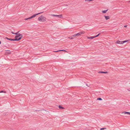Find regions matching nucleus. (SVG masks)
I'll return each mask as SVG.
<instances>
[{
	"instance_id": "obj_8",
	"label": "nucleus",
	"mask_w": 130,
	"mask_h": 130,
	"mask_svg": "<svg viewBox=\"0 0 130 130\" xmlns=\"http://www.w3.org/2000/svg\"><path fill=\"white\" fill-rule=\"evenodd\" d=\"M87 37V38L88 39H93L94 38V36H91V37Z\"/></svg>"
},
{
	"instance_id": "obj_10",
	"label": "nucleus",
	"mask_w": 130,
	"mask_h": 130,
	"mask_svg": "<svg viewBox=\"0 0 130 130\" xmlns=\"http://www.w3.org/2000/svg\"><path fill=\"white\" fill-rule=\"evenodd\" d=\"M99 73H105L107 74L108 73V72H107L106 71V72H102V71H99L98 72Z\"/></svg>"
},
{
	"instance_id": "obj_6",
	"label": "nucleus",
	"mask_w": 130,
	"mask_h": 130,
	"mask_svg": "<svg viewBox=\"0 0 130 130\" xmlns=\"http://www.w3.org/2000/svg\"><path fill=\"white\" fill-rule=\"evenodd\" d=\"M108 11V9L105 10H102V13H106L107 11Z\"/></svg>"
},
{
	"instance_id": "obj_7",
	"label": "nucleus",
	"mask_w": 130,
	"mask_h": 130,
	"mask_svg": "<svg viewBox=\"0 0 130 130\" xmlns=\"http://www.w3.org/2000/svg\"><path fill=\"white\" fill-rule=\"evenodd\" d=\"M122 113H124V114H127L128 115H130V112H123Z\"/></svg>"
},
{
	"instance_id": "obj_9",
	"label": "nucleus",
	"mask_w": 130,
	"mask_h": 130,
	"mask_svg": "<svg viewBox=\"0 0 130 130\" xmlns=\"http://www.w3.org/2000/svg\"><path fill=\"white\" fill-rule=\"evenodd\" d=\"M6 38L7 39L9 40H11V41H15V39H11V38H9L7 37H6Z\"/></svg>"
},
{
	"instance_id": "obj_25",
	"label": "nucleus",
	"mask_w": 130,
	"mask_h": 130,
	"mask_svg": "<svg viewBox=\"0 0 130 130\" xmlns=\"http://www.w3.org/2000/svg\"><path fill=\"white\" fill-rule=\"evenodd\" d=\"M11 33H12V34H15V33H14L13 32H11Z\"/></svg>"
},
{
	"instance_id": "obj_14",
	"label": "nucleus",
	"mask_w": 130,
	"mask_h": 130,
	"mask_svg": "<svg viewBox=\"0 0 130 130\" xmlns=\"http://www.w3.org/2000/svg\"><path fill=\"white\" fill-rule=\"evenodd\" d=\"M93 1V0H85V1L86 2H90L92 1Z\"/></svg>"
},
{
	"instance_id": "obj_5",
	"label": "nucleus",
	"mask_w": 130,
	"mask_h": 130,
	"mask_svg": "<svg viewBox=\"0 0 130 130\" xmlns=\"http://www.w3.org/2000/svg\"><path fill=\"white\" fill-rule=\"evenodd\" d=\"M104 17L105 19L106 20H108L110 18V16H108L104 15Z\"/></svg>"
},
{
	"instance_id": "obj_17",
	"label": "nucleus",
	"mask_w": 130,
	"mask_h": 130,
	"mask_svg": "<svg viewBox=\"0 0 130 130\" xmlns=\"http://www.w3.org/2000/svg\"><path fill=\"white\" fill-rule=\"evenodd\" d=\"M100 35V34H98L96 36H94V38H96V37H98V36L99 35Z\"/></svg>"
},
{
	"instance_id": "obj_4",
	"label": "nucleus",
	"mask_w": 130,
	"mask_h": 130,
	"mask_svg": "<svg viewBox=\"0 0 130 130\" xmlns=\"http://www.w3.org/2000/svg\"><path fill=\"white\" fill-rule=\"evenodd\" d=\"M40 13H39L38 14H34V15H33L31 17H30V19H32V18H34L37 15L40 14Z\"/></svg>"
},
{
	"instance_id": "obj_23",
	"label": "nucleus",
	"mask_w": 130,
	"mask_h": 130,
	"mask_svg": "<svg viewBox=\"0 0 130 130\" xmlns=\"http://www.w3.org/2000/svg\"><path fill=\"white\" fill-rule=\"evenodd\" d=\"M51 15L52 16H54V17H56V15L55 14H52Z\"/></svg>"
},
{
	"instance_id": "obj_11",
	"label": "nucleus",
	"mask_w": 130,
	"mask_h": 130,
	"mask_svg": "<svg viewBox=\"0 0 130 130\" xmlns=\"http://www.w3.org/2000/svg\"><path fill=\"white\" fill-rule=\"evenodd\" d=\"M61 51L66 52H67L66 51V50H59L58 51H54V52H60V51Z\"/></svg>"
},
{
	"instance_id": "obj_20",
	"label": "nucleus",
	"mask_w": 130,
	"mask_h": 130,
	"mask_svg": "<svg viewBox=\"0 0 130 130\" xmlns=\"http://www.w3.org/2000/svg\"><path fill=\"white\" fill-rule=\"evenodd\" d=\"M72 36V37H68V38H70V39H73V38H74Z\"/></svg>"
},
{
	"instance_id": "obj_12",
	"label": "nucleus",
	"mask_w": 130,
	"mask_h": 130,
	"mask_svg": "<svg viewBox=\"0 0 130 130\" xmlns=\"http://www.w3.org/2000/svg\"><path fill=\"white\" fill-rule=\"evenodd\" d=\"M85 33V32L84 31H82L79 32L80 35L82 34H84Z\"/></svg>"
},
{
	"instance_id": "obj_21",
	"label": "nucleus",
	"mask_w": 130,
	"mask_h": 130,
	"mask_svg": "<svg viewBox=\"0 0 130 130\" xmlns=\"http://www.w3.org/2000/svg\"><path fill=\"white\" fill-rule=\"evenodd\" d=\"M2 92H3L5 93H6V92L5 91H1L0 92V93H2Z\"/></svg>"
},
{
	"instance_id": "obj_30",
	"label": "nucleus",
	"mask_w": 130,
	"mask_h": 130,
	"mask_svg": "<svg viewBox=\"0 0 130 130\" xmlns=\"http://www.w3.org/2000/svg\"><path fill=\"white\" fill-rule=\"evenodd\" d=\"M129 2H130V1H129Z\"/></svg>"
},
{
	"instance_id": "obj_26",
	"label": "nucleus",
	"mask_w": 130,
	"mask_h": 130,
	"mask_svg": "<svg viewBox=\"0 0 130 130\" xmlns=\"http://www.w3.org/2000/svg\"><path fill=\"white\" fill-rule=\"evenodd\" d=\"M127 90L128 91H130V89H127Z\"/></svg>"
},
{
	"instance_id": "obj_22",
	"label": "nucleus",
	"mask_w": 130,
	"mask_h": 130,
	"mask_svg": "<svg viewBox=\"0 0 130 130\" xmlns=\"http://www.w3.org/2000/svg\"><path fill=\"white\" fill-rule=\"evenodd\" d=\"M76 36V34H74L72 36L73 37H75Z\"/></svg>"
},
{
	"instance_id": "obj_15",
	"label": "nucleus",
	"mask_w": 130,
	"mask_h": 130,
	"mask_svg": "<svg viewBox=\"0 0 130 130\" xmlns=\"http://www.w3.org/2000/svg\"><path fill=\"white\" fill-rule=\"evenodd\" d=\"M58 17H59V18H62V15L61 14V15H59Z\"/></svg>"
},
{
	"instance_id": "obj_18",
	"label": "nucleus",
	"mask_w": 130,
	"mask_h": 130,
	"mask_svg": "<svg viewBox=\"0 0 130 130\" xmlns=\"http://www.w3.org/2000/svg\"><path fill=\"white\" fill-rule=\"evenodd\" d=\"M97 100H102V99L100 98H97Z\"/></svg>"
},
{
	"instance_id": "obj_16",
	"label": "nucleus",
	"mask_w": 130,
	"mask_h": 130,
	"mask_svg": "<svg viewBox=\"0 0 130 130\" xmlns=\"http://www.w3.org/2000/svg\"><path fill=\"white\" fill-rule=\"evenodd\" d=\"M30 17H29V18H25V19H24V20H28V19H30Z\"/></svg>"
},
{
	"instance_id": "obj_2",
	"label": "nucleus",
	"mask_w": 130,
	"mask_h": 130,
	"mask_svg": "<svg viewBox=\"0 0 130 130\" xmlns=\"http://www.w3.org/2000/svg\"><path fill=\"white\" fill-rule=\"evenodd\" d=\"M38 20L41 22H43L46 21V18L43 15H41L38 18Z\"/></svg>"
},
{
	"instance_id": "obj_24",
	"label": "nucleus",
	"mask_w": 130,
	"mask_h": 130,
	"mask_svg": "<svg viewBox=\"0 0 130 130\" xmlns=\"http://www.w3.org/2000/svg\"><path fill=\"white\" fill-rule=\"evenodd\" d=\"M105 128H102L100 129L101 130H103L104 129H105Z\"/></svg>"
},
{
	"instance_id": "obj_1",
	"label": "nucleus",
	"mask_w": 130,
	"mask_h": 130,
	"mask_svg": "<svg viewBox=\"0 0 130 130\" xmlns=\"http://www.w3.org/2000/svg\"><path fill=\"white\" fill-rule=\"evenodd\" d=\"M18 32L15 33V34L16 35V36L15 37V39H14L15 41H18L20 40L23 37L22 34L18 33Z\"/></svg>"
},
{
	"instance_id": "obj_3",
	"label": "nucleus",
	"mask_w": 130,
	"mask_h": 130,
	"mask_svg": "<svg viewBox=\"0 0 130 130\" xmlns=\"http://www.w3.org/2000/svg\"><path fill=\"white\" fill-rule=\"evenodd\" d=\"M128 41V40H127L122 41L117 40L116 42V43L119 44H122L125 43L127 42Z\"/></svg>"
},
{
	"instance_id": "obj_29",
	"label": "nucleus",
	"mask_w": 130,
	"mask_h": 130,
	"mask_svg": "<svg viewBox=\"0 0 130 130\" xmlns=\"http://www.w3.org/2000/svg\"><path fill=\"white\" fill-rule=\"evenodd\" d=\"M1 41H0V44H1Z\"/></svg>"
},
{
	"instance_id": "obj_13",
	"label": "nucleus",
	"mask_w": 130,
	"mask_h": 130,
	"mask_svg": "<svg viewBox=\"0 0 130 130\" xmlns=\"http://www.w3.org/2000/svg\"><path fill=\"white\" fill-rule=\"evenodd\" d=\"M59 107L60 109H63L64 108L62 106H59Z\"/></svg>"
},
{
	"instance_id": "obj_19",
	"label": "nucleus",
	"mask_w": 130,
	"mask_h": 130,
	"mask_svg": "<svg viewBox=\"0 0 130 130\" xmlns=\"http://www.w3.org/2000/svg\"><path fill=\"white\" fill-rule=\"evenodd\" d=\"M76 34V36H79L80 35L79 32Z\"/></svg>"
},
{
	"instance_id": "obj_28",
	"label": "nucleus",
	"mask_w": 130,
	"mask_h": 130,
	"mask_svg": "<svg viewBox=\"0 0 130 130\" xmlns=\"http://www.w3.org/2000/svg\"><path fill=\"white\" fill-rule=\"evenodd\" d=\"M59 16V15H56V17H58Z\"/></svg>"
},
{
	"instance_id": "obj_27",
	"label": "nucleus",
	"mask_w": 130,
	"mask_h": 130,
	"mask_svg": "<svg viewBox=\"0 0 130 130\" xmlns=\"http://www.w3.org/2000/svg\"><path fill=\"white\" fill-rule=\"evenodd\" d=\"M127 26H124V27H127Z\"/></svg>"
}]
</instances>
